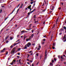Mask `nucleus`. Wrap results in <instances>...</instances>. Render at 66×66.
I'll return each mask as SVG.
<instances>
[{"mask_svg": "<svg viewBox=\"0 0 66 66\" xmlns=\"http://www.w3.org/2000/svg\"><path fill=\"white\" fill-rule=\"evenodd\" d=\"M40 48H37V50H38V51H39L40 50Z\"/></svg>", "mask_w": 66, "mask_h": 66, "instance_id": "nucleus-21", "label": "nucleus"}, {"mask_svg": "<svg viewBox=\"0 0 66 66\" xmlns=\"http://www.w3.org/2000/svg\"><path fill=\"white\" fill-rule=\"evenodd\" d=\"M27 63L28 64V65H29V64H30V63H29V62H27Z\"/></svg>", "mask_w": 66, "mask_h": 66, "instance_id": "nucleus-47", "label": "nucleus"}, {"mask_svg": "<svg viewBox=\"0 0 66 66\" xmlns=\"http://www.w3.org/2000/svg\"><path fill=\"white\" fill-rule=\"evenodd\" d=\"M27 47H30V46H31V43L30 42H29L27 44Z\"/></svg>", "mask_w": 66, "mask_h": 66, "instance_id": "nucleus-3", "label": "nucleus"}, {"mask_svg": "<svg viewBox=\"0 0 66 66\" xmlns=\"http://www.w3.org/2000/svg\"><path fill=\"white\" fill-rule=\"evenodd\" d=\"M30 62H31V63H32V62L33 61H32V60H30Z\"/></svg>", "mask_w": 66, "mask_h": 66, "instance_id": "nucleus-44", "label": "nucleus"}, {"mask_svg": "<svg viewBox=\"0 0 66 66\" xmlns=\"http://www.w3.org/2000/svg\"><path fill=\"white\" fill-rule=\"evenodd\" d=\"M13 47V45H11V46L10 47V48H12Z\"/></svg>", "mask_w": 66, "mask_h": 66, "instance_id": "nucleus-15", "label": "nucleus"}, {"mask_svg": "<svg viewBox=\"0 0 66 66\" xmlns=\"http://www.w3.org/2000/svg\"><path fill=\"white\" fill-rule=\"evenodd\" d=\"M34 18H36V15H35L34 16Z\"/></svg>", "mask_w": 66, "mask_h": 66, "instance_id": "nucleus-20", "label": "nucleus"}, {"mask_svg": "<svg viewBox=\"0 0 66 66\" xmlns=\"http://www.w3.org/2000/svg\"><path fill=\"white\" fill-rule=\"evenodd\" d=\"M34 37V34H32L30 36V37H31V38H33Z\"/></svg>", "mask_w": 66, "mask_h": 66, "instance_id": "nucleus-8", "label": "nucleus"}, {"mask_svg": "<svg viewBox=\"0 0 66 66\" xmlns=\"http://www.w3.org/2000/svg\"><path fill=\"white\" fill-rule=\"evenodd\" d=\"M61 58L62 59H63V56H61Z\"/></svg>", "mask_w": 66, "mask_h": 66, "instance_id": "nucleus-37", "label": "nucleus"}, {"mask_svg": "<svg viewBox=\"0 0 66 66\" xmlns=\"http://www.w3.org/2000/svg\"><path fill=\"white\" fill-rule=\"evenodd\" d=\"M31 31L32 32V33H33L34 32V30H31Z\"/></svg>", "mask_w": 66, "mask_h": 66, "instance_id": "nucleus-38", "label": "nucleus"}, {"mask_svg": "<svg viewBox=\"0 0 66 66\" xmlns=\"http://www.w3.org/2000/svg\"><path fill=\"white\" fill-rule=\"evenodd\" d=\"M62 34V32H60L59 33V35H61Z\"/></svg>", "mask_w": 66, "mask_h": 66, "instance_id": "nucleus-40", "label": "nucleus"}, {"mask_svg": "<svg viewBox=\"0 0 66 66\" xmlns=\"http://www.w3.org/2000/svg\"><path fill=\"white\" fill-rule=\"evenodd\" d=\"M8 42H9V41H6V43H8Z\"/></svg>", "mask_w": 66, "mask_h": 66, "instance_id": "nucleus-52", "label": "nucleus"}, {"mask_svg": "<svg viewBox=\"0 0 66 66\" xmlns=\"http://www.w3.org/2000/svg\"><path fill=\"white\" fill-rule=\"evenodd\" d=\"M35 3L34 4V6H35Z\"/></svg>", "mask_w": 66, "mask_h": 66, "instance_id": "nucleus-49", "label": "nucleus"}, {"mask_svg": "<svg viewBox=\"0 0 66 66\" xmlns=\"http://www.w3.org/2000/svg\"><path fill=\"white\" fill-rule=\"evenodd\" d=\"M38 63H39V62H37L36 64V65H38Z\"/></svg>", "mask_w": 66, "mask_h": 66, "instance_id": "nucleus-29", "label": "nucleus"}, {"mask_svg": "<svg viewBox=\"0 0 66 66\" xmlns=\"http://www.w3.org/2000/svg\"><path fill=\"white\" fill-rule=\"evenodd\" d=\"M27 47H28L27 45V44L25 45L24 46V49H27Z\"/></svg>", "mask_w": 66, "mask_h": 66, "instance_id": "nucleus-7", "label": "nucleus"}, {"mask_svg": "<svg viewBox=\"0 0 66 66\" xmlns=\"http://www.w3.org/2000/svg\"><path fill=\"white\" fill-rule=\"evenodd\" d=\"M63 28H64V29L65 30H66V27H65V26H64V27H63Z\"/></svg>", "mask_w": 66, "mask_h": 66, "instance_id": "nucleus-14", "label": "nucleus"}, {"mask_svg": "<svg viewBox=\"0 0 66 66\" xmlns=\"http://www.w3.org/2000/svg\"><path fill=\"white\" fill-rule=\"evenodd\" d=\"M26 39L27 40V42H28V40H29V38Z\"/></svg>", "mask_w": 66, "mask_h": 66, "instance_id": "nucleus-13", "label": "nucleus"}, {"mask_svg": "<svg viewBox=\"0 0 66 66\" xmlns=\"http://www.w3.org/2000/svg\"><path fill=\"white\" fill-rule=\"evenodd\" d=\"M53 46H55V43H54L53 45Z\"/></svg>", "mask_w": 66, "mask_h": 66, "instance_id": "nucleus-23", "label": "nucleus"}, {"mask_svg": "<svg viewBox=\"0 0 66 66\" xmlns=\"http://www.w3.org/2000/svg\"><path fill=\"white\" fill-rule=\"evenodd\" d=\"M34 11H33V10L32 11H31V13H33V12Z\"/></svg>", "mask_w": 66, "mask_h": 66, "instance_id": "nucleus-58", "label": "nucleus"}, {"mask_svg": "<svg viewBox=\"0 0 66 66\" xmlns=\"http://www.w3.org/2000/svg\"><path fill=\"white\" fill-rule=\"evenodd\" d=\"M2 10H1V11H0V13H1V12H2Z\"/></svg>", "mask_w": 66, "mask_h": 66, "instance_id": "nucleus-53", "label": "nucleus"}, {"mask_svg": "<svg viewBox=\"0 0 66 66\" xmlns=\"http://www.w3.org/2000/svg\"><path fill=\"white\" fill-rule=\"evenodd\" d=\"M19 5H20V4H19V5H18V7H17V8H18V7H19Z\"/></svg>", "mask_w": 66, "mask_h": 66, "instance_id": "nucleus-42", "label": "nucleus"}, {"mask_svg": "<svg viewBox=\"0 0 66 66\" xmlns=\"http://www.w3.org/2000/svg\"><path fill=\"white\" fill-rule=\"evenodd\" d=\"M38 47L40 49V48H41V46H40V45Z\"/></svg>", "mask_w": 66, "mask_h": 66, "instance_id": "nucleus-25", "label": "nucleus"}, {"mask_svg": "<svg viewBox=\"0 0 66 66\" xmlns=\"http://www.w3.org/2000/svg\"><path fill=\"white\" fill-rule=\"evenodd\" d=\"M15 47H14L13 49V50L11 52V53L12 54H13L15 52Z\"/></svg>", "mask_w": 66, "mask_h": 66, "instance_id": "nucleus-1", "label": "nucleus"}, {"mask_svg": "<svg viewBox=\"0 0 66 66\" xmlns=\"http://www.w3.org/2000/svg\"><path fill=\"white\" fill-rule=\"evenodd\" d=\"M33 53L32 52L30 54V55H33Z\"/></svg>", "mask_w": 66, "mask_h": 66, "instance_id": "nucleus-28", "label": "nucleus"}, {"mask_svg": "<svg viewBox=\"0 0 66 66\" xmlns=\"http://www.w3.org/2000/svg\"><path fill=\"white\" fill-rule=\"evenodd\" d=\"M4 5V4L2 5L1 6L2 7H4V5Z\"/></svg>", "mask_w": 66, "mask_h": 66, "instance_id": "nucleus-10", "label": "nucleus"}, {"mask_svg": "<svg viewBox=\"0 0 66 66\" xmlns=\"http://www.w3.org/2000/svg\"><path fill=\"white\" fill-rule=\"evenodd\" d=\"M44 42H42V44H44Z\"/></svg>", "mask_w": 66, "mask_h": 66, "instance_id": "nucleus-63", "label": "nucleus"}, {"mask_svg": "<svg viewBox=\"0 0 66 66\" xmlns=\"http://www.w3.org/2000/svg\"><path fill=\"white\" fill-rule=\"evenodd\" d=\"M20 40H18L16 41V42H18V41H19Z\"/></svg>", "mask_w": 66, "mask_h": 66, "instance_id": "nucleus-56", "label": "nucleus"}, {"mask_svg": "<svg viewBox=\"0 0 66 66\" xmlns=\"http://www.w3.org/2000/svg\"><path fill=\"white\" fill-rule=\"evenodd\" d=\"M52 11H51L50 12V13H52Z\"/></svg>", "mask_w": 66, "mask_h": 66, "instance_id": "nucleus-54", "label": "nucleus"}, {"mask_svg": "<svg viewBox=\"0 0 66 66\" xmlns=\"http://www.w3.org/2000/svg\"><path fill=\"white\" fill-rule=\"evenodd\" d=\"M19 9H18L17 11V13H18V11H19Z\"/></svg>", "mask_w": 66, "mask_h": 66, "instance_id": "nucleus-30", "label": "nucleus"}, {"mask_svg": "<svg viewBox=\"0 0 66 66\" xmlns=\"http://www.w3.org/2000/svg\"><path fill=\"white\" fill-rule=\"evenodd\" d=\"M20 49H21V48H19L18 49V51H20Z\"/></svg>", "mask_w": 66, "mask_h": 66, "instance_id": "nucleus-19", "label": "nucleus"}, {"mask_svg": "<svg viewBox=\"0 0 66 66\" xmlns=\"http://www.w3.org/2000/svg\"><path fill=\"white\" fill-rule=\"evenodd\" d=\"M21 32H22V33H23V32H24V30L21 31Z\"/></svg>", "mask_w": 66, "mask_h": 66, "instance_id": "nucleus-36", "label": "nucleus"}, {"mask_svg": "<svg viewBox=\"0 0 66 66\" xmlns=\"http://www.w3.org/2000/svg\"><path fill=\"white\" fill-rule=\"evenodd\" d=\"M58 9L59 10H61V7H60L58 8Z\"/></svg>", "mask_w": 66, "mask_h": 66, "instance_id": "nucleus-31", "label": "nucleus"}, {"mask_svg": "<svg viewBox=\"0 0 66 66\" xmlns=\"http://www.w3.org/2000/svg\"><path fill=\"white\" fill-rule=\"evenodd\" d=\"M34 3V2H30V4H33V3Z\"/></svg>", "mask_w": 66, "mask_h": 66, "instance_id": "nucleus-12", "label": "nucleus"}, {"mask_svg": "<svg viewBox=\"0 0 66 66\" xmlns=\"http://www.w3.org/2000/svg\"><path fill=\"white\" fill-rule=\"evenodd\" d=\"M50 65H53V63H50Z\"/></svg>", "mask_w": 66, "mask_h": 66, "instance_id": "nucleus-22", "label": "nucleus"}, {"mask_svg": "<svg viewBox=\"0 0 66 66\" xmlns=\"http://www.w3.org/2000/svg\"><path fill=\"white\" fill-rule=\"evenodd\" d=\"M65 38L66 35H64L63 38V39H62V40H63L64 42H66V39H65Z\"/></svg>", "mask_w": 66, "mask_h": 66, "instance_id": "nucleus-2", "label": "nucleus"}, {"mask_svg": "<svg viewBox=\"0 0 66 66\" xmlns=\"http://www.w3.org/2000/svg\"><path fill=\"white\" fill-rule=\"evenodd\" d=\"M56 58H54V61H56Z\"/></svg>", "mask_w": 66, "mask_h": 66, "instance_id": "nucleus-32", "label": "nucleus"}, {"mask_svg": "<svg viewBox=\"0 0 66 66\" xmlns=\"http://www.w3.org/2000/svg\"><path fill=\"white\" fill-rule=\"evenodd\" d=\"M30 12H29V13H28V15H30Z\"/></svg>", "mask_w": 66, "mask_h": 66, "instance_id": "nucleus-48", "label": "nucleus"}, {"mask_svg": "<svg viewBox=\"0 0 66 66\" xmlns=\"http://www.w3.org/2000/svg\"><path fill=\"white\" fill-rule=\"evenodd\" d=\"M15 62H16V60H15V59L13 60L12 62L10 64H11V65L13 64V63H14Z\"/></svg>", "mask_w": 66, "mask_h": 66, "instance_id": "nucleus-6", "label": "nucleus"}, {"mask_svg": "<svg viewBox=\"0 0 66 66\" xmlns=\"http://www.w3.org/2000/svg\"><path fill=\"white\" fill-rule=\"evenodd\" d=\"M55 27V26L54 25L53 28H54Z\"/></svg>", "mask_w": 66, "mask_h": 66, "instance_id": "nucleus-51", "label": "nucleus"}, {"mask_svg": "<svg viewBox=\"0 0 66 66\" xmlns=\"http://www.w3.org/2000/svg\"><path fill=\"white\" fill-rule=\"evenodd\" d=\"M27 9L28 8H26L25 9V10H27Z\"/></svg>", "mask_w": 66, "mask_h": 66, "instance_id": "nucleus-62", "label": "nucleus"}, {"mask_svg": "<svg viewBox=\"0 0 66 66\" xmlns=\"http://www.w3.org/2000/svg\"><path fill=\"white\" fill-rule=\"evenodd\" d=\"M14 17L12 18L11 19V20L10 21H12V20H13V19L14 18Z\"/></svg>", "mask_w": 66, "mask_h": 66, "instance_id": "nucleus-33", "label": "nucleus"}, {"mask_svg": "<svg viewBox=\"0 0 66 66\" xmlns=\"http://www.w3.org/2000/svg\"><path fill=\"white\" fill-rule=\"evenodd\" d=\"M47 51L46 50L45 51V59H46V57H47Z\"/></svg>", "mask_w": 66, "mask_h": 66, "instance_id": "nucleus-4", "label": "nucleus"}, {"mask_svg": "<svg viewBox=\"0 0 66 66\" xmlns=\"http://www.w3.org/2000/svg\"><path fill=\"white\" fill-rule=\"evenodd\" d=\"M32 66H34V64H33V63L32 64Z\"/></svg>", "mask_w": 66, "mask_h": 66, "instance_id": "nucleus-57", "label": "nucleus"}, {"mask_svg": "<svg viewBox=\"0 0 66 66\" xmlns=\"http://www.w3.org/2000/svg\"><path fill=\"white\" fill-rule=\"evenodd\" d=\"M66 62H64V64H66Z\"/></svg>", "mask_w": 66, "mask_h": 66, "instance_id": "nucleus-61", "label": "nucleus"}, {"mask_svg": "<svg viewBox=\"0 0 66 66\" xmlns=\"http://www.w3.org/2000/svg\"><path fill=\"white\" fill-rule=\"evenodd\" d=\"M9 38V37H7L5 39V40H6L7 39V38Z\"/></svg>", "mask_w": 66, "mask_h": 66, "instance_id": "nucleus-26", "label": "nucleus"}, {"mask_svg": "<svg viewBox=\"0 0 66 66\" xmlns=\"http://www.w3.org/2000/svg\"><path fill=\"white\" fill-rule=\"evenodd\" d=\"M53 62H54V60H52V62L53 63Z\"/></svg>", "mask_w": 66, "mask_h": 66, "instance_id": "nucleus-45", "label": "nucleus"}, {"mask_svg": "<svg viewBox=\"0 0 66 66\" xmlns=\"http://www.w3.org/2000/svg\"><path fill=\"white\" fill-rule=\"evenodd\" d=\"M23 3H22L21 4V6H23Z\"/></svg>", "mask_w": 66, "mask_h": 66, "instance_id": "nucleus-35", "label": "nucleus"}, {"mask_svg": "<svg viewBox=\"0 0 66 66\" xmlns=\"http://www.w3.org/2000/svg\"><path fill=\"white\" fill-rule=\"evenodd\" d=\"M19 36V35H17V37H18Z\"/></svg>", "mask_w": 66, "mask_h": 66, "instance_id": "nucleus-64", "label": "nucleus"}, {"mask_svg": "<svg viewBox=\"0 0 66 66\" xmlns=\"http://www.w3.org/2000/svg\"><path fill=\"white\" fill-rule=\"evenodd\" d=\"M38 22V21H35V23H36V22Z\"/></svg>", "mask_w": 66, "mask_h": 66, "instance_id": "nucleus-34", "label": "nucleus"}, {"mask_svg": "<svg viewBox=\"0 0 66 66\" xmlns=\"http://www.w3.org/2000/svg\"><path fill=\"white\" fill-rule=\"evenodd\" d=\"M43 12H44L45 11V10H43Z\"/></svg>", "mask_w": 66, "mask_h": 66, "instance_id": "nucleus-50", "label": "nucleus"}, {"mask_svg": "<svg viewBox=\"0 0 66 66\" xmlns=\"http://www.w3.org/2000/svg\"><path fill=\"white\" fill-rule=\"evenodd\" d=\"M31 5H29L28 6L27 8L29 9H31Z\"/></svg>", "mask_w": 66, "mask_h": 66, "instance_id": "nucleus-9", "label": "nucleus"}, {"mask_svg": "<svg viewBox=\"0 0 66 66\" xmlns=\"http://www.w3.org/2000/svg\"><path fill=\"white\" fill-rule=\"evenodd\" d=\"M45 24V22H44L43 23V24Z\"/></svg>", "mask_w": 66, "mask_h": 66, "instance_id": "nucleus-59", "label": "nucleus"}, {"mask_svg": "<svg viewBox=\"0 0 66 66\" xmlns=\"http://www.w3.org/2000/svg\"><path fill=\"white\" fill-rule=\"evenodd\" d=\"M29 39V40H31V37H30Z\"/></svg>", "mask_w": 66, "mask_h": 66, "instance_id": "nucleus-55", "label": "nucleus"}, {"mask_svg": "<svg viewBox=\"0 0 66 66\" xmlns=\"http://www.w3.org/2000/svg\"><path fill=\"white\" fill-rule=\"evenodd\" d=\"M36 55L37 56H38V53H37L36 54Z\"/></svg>", "mask_w": 66, "mask_h": 66, "instance_id": "nucleus-18", "label": "nucleus"}, {"mask_svg": "<svg viewBox=\"0 0 66 66\" xmlns=\"http://www.w3.org/2000/svg\"><path fill=\"white\" fill-rule=\"evenodd\" d=\"M43 39V41H45V40H46V39Z\"/></svg>", "mask_w": 66, "mask_h": 66, "instance_id": "nucleus-43", "label": "nucleus"}, {"mask_svg": "<svg viewBox=\"0 0 66 66\" xmlns=\"http://www.w3.org/2000/svg\"><path fill=\"white\" fill-rule=\"evenodd\" d=\"M10 39H11V40H12V39H13V38H12V37H10Z\"/></svg>", "mask_w": 66, "mask_h": 66, "instance_id": "nucleus-24", "label": "nucleus"}, {"mask_svg": "<svg viewBox=\"0 0 66 66\" xmlns=\"http://www.w3.org/2000/svg\"><path fill=\"white\" fill-rule=\"evenodd\" d=\"M54 7V6H53V8L51 9V10H53V8Z\"/></svg>", "mask_w": 66, "mask_h": 66, "instance_id": "nucleus-39", "label": "nucleus"}, {"mask_svg": "<svg viewBox=\"0 0 66 66\" xmlns=\"http://www.w3.org/2000/svg\"><path fill=\"white\" fill-rule=\"evenodd\" d=\"M21 59H20L19 60V62L20 64V61H21Z\"/></svg>", "mask_w": 66, "mask_h": 66, "instance_id": "nucleus-11", "label": "nucleus"}, {"mask_svg": "<svg viewBox=\"0 0 66 66\" xmlns=\"http://www.w3.org/2000/svg\"><path fill=\"white\" fill-rule=\"evenodd\" d=\"M16 43H14L13 46H16Z\"/></svg>", "mask_w": 66, "mask_h": 66, "instance_id": "nucleus-17", "label": "nucleus"}, {"mask_svg": "<svg viewBox=\"0 0 66 66\" xmlns=\"http://www.w3.org/2000/svg\"><path fill=\"white\" fill-rule=\"evenodd\" d=\"M32 51H31L29 52V53H32Z\"/></svg>", "mask_w": 66, "mask_h": 66, "instance_id": "nucleus-16", "label": "nucleus"}, {"mask_svg": "<svg viewBox=\"0 0 66 66\" xmlns=\"http://www.w3.org/2000/svg\"><path fill=\"white\" fill-rule=\"evenodd\" d=\"M18 55H20V53H18Z\"/></svg>", "mask_w": 66, "mask_h": 66, "instance_id": "nucleus-60", "label": "nucleus"}, {"mask_svg": "<svg viewBox=\"0 0 66 66\" xmlns=\"http://www.w3.org/2000/svg\"><path fill=\"white\" fill-rule=\"evenodd\" d=\"M5 50H6V48H3V50H2L1 51V52H4L5 51Z\"/></svg>", "mask_w": 66, "mask_h": 66, "instance_id": "nucleus-5", "label": "nucleus"}, {"mask_svg": "<svg viewBox=\"0 0 66 66\" xmlns=\"http://www.w3.org/2000/svg\"><path fill=\"white\" fill-rule=\"evenodd\" d=\"M8 53V52H7L6 53V55H7V54Z\"/></svg>", "mask_w": 66, "mask_h": 66, "instance_id": "nucleus-41", "label": "nucleus"}, {"mask_svg": "<svg viewBox=\"0 0 66 66\" xmlns=\"http://www.w3.org/2000/svg\"><path fill=\"white\" fill-rule=\"evenodd\" d=\"M35 10H36V9H34V10H33V11L34 12V11H35Z\"/></svg>", "mask_w": 66, "mask_h": 66, "instance_id": "nucleus-46", "label": "nucleus"}, {"mask_svg": "<svg viewBox=\"0 0 66 66\" xmlns=\"http://www.w3.org/2000/svg\"><path fill=\"white\" fill-rule=\"evenodd\" d=\"M52 48L53 49H55V47H54V46H52Z\"/></svg>", "mask_w": 66, "mask_h": 66, "instance_id": "nucleus-27", "label": "nucleus"}]
</instances>
